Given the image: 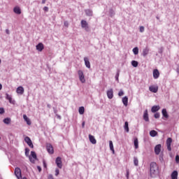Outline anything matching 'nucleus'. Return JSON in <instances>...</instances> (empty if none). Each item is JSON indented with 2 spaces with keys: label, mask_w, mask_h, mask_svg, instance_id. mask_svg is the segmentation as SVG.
Returning <instances> with one entry per match:
<instances>
[{
  "label": "nucleus",
  "mask_w": 179,
  "mask_h": 179,
  "mask_svg": "<svg viewBox=\"0 0 179 179\" xmlns=\"http://www.w3.org/2000/svg\"><path fill=\"white\" fill-rule=\"evenodd\" d=\"M143 118L146 122H149V114L148 113V109L144 111Z\"/></svg>",
  "instance_id": "obj_10"
},
{
  "label": "nucleus",
  "mask_w": 179,
  "mask_h": 179,
  "mask_svg": "<svg viewBox=\"0 0 179 179\" xmlns=\"http://www.w3.org/2000/svg\"><path fill=\"white\" fill-rule=\"evenodd\" d=\"M1 62H2V61H1V59H0V64H1Z\"/></svg>",
  "instance_id": "obj_57"
},
{
  "label": "nucleus",
  "mask_w": 179,
  "mask_h": 179,
  "mask_svg": "<svg viewBox=\"0 0 179 179\" xmlns=\"http://www.w3.org/2000/svg\"><path fill=\"white\" fill-rule=\"evenodd\" d=\"M126 177L127 179H129V170H128V169H127Z\"/></svg>",
  "instance_id": "obj_45"
},
{
  "label": "nucleus",
  "mask_w": 179,
  "mask_h": 179,
  "mask_svg": "<svg viewBox=\"0 0 179 179\" xmlns=\"http://www.w3.org/2000/svg\"><path fill=\"white\" fill-rule=\"evenodd\" d=\"M171 179H178V171H173L171 175Z\"/></svg>",
  "instance_id": "obj_15"
},
{
  "label": "nucleus",
  "mask_w": 179,
  "mask_h": 179,
  "mask_svg": "<svg viewBox=\"0 0 179 179\" xmlns=\"http://www.w3.org/2000/svg\"><path fill=\"white\" fill-rule=\"evenodd\" d=\"M173 142V139L171 138H168L166 140V146L169 152H171V143Z\"/></svg>",
  "instance_id": "obj_7"
},
{
  "label": "nucleus",
  "mask_w": 179,
  "mask_h": 179,
  "mask_svg": "<svg viewBox=\"0 0 179 179\" xmlns=\"http://www.w3.org/2000/svg\"><path fill=\"white\" fill-rule=\"evenodd\" d=\"M124 131H126V132H129V127L128 124V122H124Z\"/></svg>",
  "instance_id": "obj_30"
},
{
  "label": "nucleus",
  "mask_w": 179,
  "mask_h": 179,
  "mask_svg": "<svg viewBox=\"0 0 179 179\" xmlns=\"http://www.w3.org/2000/svg\"><path fill=\"white\" fill-rule=\"evenodd\" d=\"M0 90H2V84L0 83Z\"/></svg>",
  "instance_id": "obj_55"
},
{
  "label": "nucleus",
  "mask_w": 179,
  "mask_h": 179,
  "mask_svg": "<svg viewBox=\"0 0 179 179\" xmlns=\"http://www.w3.org/2000/svg\"><path fill=\"white\" fill-rule=\"evenodd\" d=\"M24 141L26 142V143H27L29 148H34V145H33V142H31V139H30L29 136H26L24 138Z\"/></svg>",
  "instance_id": "obj_8"
},
{
  "label": "nucleus",
  "mask_w": 179,
  "mask_h": 179,
  "mask_svg": "<svg viewBox=\"0 0 179 179\" xmlns=\"http://www.w3.org/2000/svg\"><path fill=\"white\" fill-rule=\"evenodd\" d=\"M109 148H110V150L113 152V153L114 154L115 153V151H114V145L113 144V141H109Z\"/></svg>",
  "instance_id": "obj_29"
},
{
  "label": "nucleus",
  "mask_w": 179,
  "mask_h": 179,
  "mask_svg": "<svg viewBox=\"0 0 179 179\" xmlns=\"http://www.w3.org/2000/svg\"><path fill=\"white\" fill-rule=\"evenodd\" d=\"M59 175V169H55V176H56V177H57V176H58Z\"/></svg>",
  "instance_id": "obj_40"
},
{
  "label": "nucleus",
  "mask_w": 179,
  "mask_h": 179,
  "mask_svg": "<svg viewBox=\"0 0 179 179\" xmlns=\"http://www.w3.org/2000/svg\"><path fill=\"white\" fill-rule=\"evenodd\" d=\"M157 19H159V17H157Z\"/></svg>",
  "instance_id": "obj_58"
},
{
  "label": "nucleus",
  "mask_w": 179,
  "mask_h": 179,
  "mask_svg": "<svg viewBox=\"0 0 179 179\" xmlns=\"http://www.w3.org/2000/svg\"><path fill=\"white\" fill-rule=\"evenodd\" d=\"M3 122H4V124H6L8 125V124H10V118L6 117V118L3 119Z\"/></svg>",
  "instance_id": "obj_32"
},
{
  "label": "nucleus",
  "mask_w": 179,
  "mask_h": 179,
  "mask_svg": "<svg viewBox=\"0 0 179 179\" xmlns=\"http://www.w3.org/2000/svg\"><path fill=\"white\" fill-rule=\"evenodd\" d=\"M43 10H45V12H48V7L45 6V7L43 8Z\"/></svg>",
  "instance_id": "obj_48"
},
{
  "label": "nucleus",
  "mask_w": 179,
  "mask_h": 179,
  "mask_svg": "<svg viewBox=\"0 0 179 179\" xmlns=\"http://www.w3.org/2000/svg\"><path fill=\"white\" fill-rule=\"evenodd\" d=\"M149 90L152 93H157V90H159V87L152 85L149 87Z\"/></svg>",
  "instance_id": "obj_13"
},
{
  "label": "nucleus",
  "mask_w": 179,
  "mask_h": 179,
  "mask_svg": "<svg viewBox=\"0 0 179 179\" xmlns=\"http://www.w3.org/2000/svg\"><path fill=\"white\" fill-rule=\"evenodd\" d=\"M84 62L85 66H87L88 69H90V62H89V58L84 57Z\"/></svg>",
  "instance_id": "obj_18"
},
{
  "label": "nucleus",
  "mask_w": 179,
  "mask_h": 179,
  "mask_svg": "<svg viewBox=\"0 0 179 179\" xmlns=\"http://www.w3.org/2000/svg\"><path fill=\"white\" fill-rule=\"evenodd\" d=\"M145 31V27L143 26L140 27V32L143 33Z\"/></svg>",
  "instance_id": "obj_42"
},
{
  "label": "nucleus",
  "mask_w": 179,
  "mask_h": 179,
  "mask_svg": "<svg viewBox=\"0 0 179 179\" xmlns=\"http://www.w3.org/2000/svg\"><path fill=\"white\" fill-rule=\"evenodd\" d=\"M89 139L91 143H92V145H96V143H97V141H96V138H94V136L90 134L89 135Z\"/></svg>",
  "instance_id": "obj_17"
},
{
  "label": "nucleus",
  "mask_w": 179,
  "mask_h": 179,
  "mask_svg": "<svg viewBox=\"0 0 179 179\" xmlns=\"http://www.w3.org/2000/svg\"><path fill=\"white\" fill-rule=\"evenodd\" d=\"M78 113L80 115H83L85 114V107L80 106L78 109Z\"/></svg>",
  "instance_id": "obj_28"
},
{
  "label": "nucleus",
  "mask_w": 179,
  "mask_h": 179,
  "mask_svg": "<svg viewBox=\"0 0 179 179\" xmlns=\"http://www.w3.org/2000/svg\"><path fill=\"white\" fill-rule=\"evenodd\" d=\"M47 107H48V108H51V105H50V104H48V105H47Z\"/></svg>",
  "instance_id": "obj_54"
},
{
  "label": "nucleus",
  "mask_w": 179,
  "mask_h": 179,
  "mask_svg": "<svg viewBox=\"0 0 179 179\" xmlns=\"http://www.w3.org/2000/svg\"><path fill=\"white\" fill-rule=\"evenodd\" d=\"M134 166H138L139 164V161L138 160V158L136 157H134Z\"/></svg>",
  "instance_id": "obj_33"
},
{
  "label": "nucleus",
  "mask_w": 179,
  "mask_h": 179,
  "mask_svg": "<svg viewBox=\"0 0 179 179\" xmlns=\"http://www.w3.org/2000/svg\"><path fill=\"white\" fill-rule=\"evenodd\" d=\"M107 96H108V99H110L114 97L113 89H110L107 91Z\"/></svg>",
  "instance_id": "obj_12"
},
{
  "label": "nucleus",
  "mask_w": 179,
  "mask_h": 179,
  "mask_svg": "<svg viewBox=\"0 0 179 179\" xmlns=\"http://www.w3.org/2000/svg\"><path fill=\"white\" fill-rule=\"evenodd\" d=\"M122 101L124 104V106H125V107H127V106H128V96H124L122 98Z\"/></svg>",
  "instance_id": "obj_22"
},
{
  "label": "nucleus",
  "mask_w": 179,
  "mask_h": 179,
  "mask_svg": "<svg viewBox=\"0 0 179 179\" xmlns=\"http://www.w3.org/2000/svg\"><path fill=\"white\" fill-rule=\"evenodd\" d=\"M162 152V144H158L155 147V155H160Z\"/></svg>",
  "instance_id": "obj_9"
},
{
  "label": "nucleus",
  "mask_w": 179,
  "mask_h": 179,
  "mask_svg": "<svg viewBox=\"0 0 179 179\" xmlns=\"http://www.w3.org/2000/svg\"><path fill=\"white\" fill-rule=\"evenodd\" d=\"M37 169H38L39 173L41 172V166H37Z\"/></svg>",
  "instance_id": "obj_52"
},
{
  "label": "nucleus",
  "mask_w": 179,
  "mask_h": 179,
  "mask_svg": "<svg viewBox=\"0 0 179 179\" xmlns=\"http://www.w3.org/2000/svg\"><path fill=\"white\" fill-rule=\"evenodd\" d=\"M154 117H155V118H160V113H156L154 115Z\"/></svg>",
  "instance_id": "obj_39"
},
{
  "label": "nucleus",
  "mask_w": 179,
  "mask_h": 179,
  "mask_svg": "<svg viewBox=\"0 0 179 179\" xmlns=\"http://www.w3.org/2000/svg\"><path fill=\"white\" fill-rule=\"evenodd\" d=\"M118 96L120 97H121V96H124V91H122V90H120L119 93H118Z\"/></svg>",
  "instance_id": "obj_37"
},
{
  "label": "nucleus",
  "mask_w": 179,
  "mask_h": 179,
  "mask_svg": "<svg viewBox=\"0 0 179 179\" xmlns=\"http://www.w3.org/2000/svg\"><path fill=\"white\" fill-rule=\"evenodd\" d=\"M0 114H5V109L3 108H0Z\"/></svg>",
  "instance_id": "obj_43"
},
{
  "label": "nucleus",
  "mask_w": 179,
  "mask_h": 179,
  "mask_svg": "<svg viewBox=\"0 0 179 179\" xmlns=\"http://www.w3.org/2000/svg\"><path fill=\"white\" fill-rule=\"evenodd\" d=\"M29 153H30V150L29 148H25V156L29 157Z\"/></svg>",
  "instance_id": "obj_35"
},
{
  "label": "nucleus",
  "mask_w": 179,
  "mask_h": 179,
  "mask_svg": "<svg viewBox=\"0 0 179 179\" xmlns=\"http://www.w3.org/2000/svg\"><path fill=\"white\" fill-rule=\"evenodd\" d=\"M36 47L37 51H39V52H41L44 50V44L43 43H39Z\"/></svg>",
  "instance_id": "obj_11"
},
{
  "label": "nucleus",
  "mask_w": 179,
  "mask_h": 179,
  "mask_svg": "<svg viewBox=\"0 0 179 179\" xmlns=\"http://www.w3.org/2000/svg\"><path fill=\"white\" fill-rule=\"evenodd\" d=\"M81 27L83 29H85V30H86V31H88L89 30V24L87 23V22L85 20H81Z\"/></svg>",
  "instance_id": "obj_4"
},
{
  "label": "nucleus",
  "mask_w": 179,
  "mask_h": 179,
  "mask_svg": "<svg viewBox=\"0 0 179 179\" xmlns=\"http://www.w3.org/2000/svg\"><path fill=\"white\" fill-rule=\"evenodd\" d=\"M12 98V96L9 95V94L6 93V100H9Z\"/></svg>",
  "instance_id": "obj_38"
},
{
  "label": "nucleus",
  "mask_w": 179,
  "mask_h": 179,
  "mask_svg": "<svg viewBox=\"0 0 179 179\" xmlns=\"http://www.w3.org/2000/svg\"><path fill=\"white\" fill-rule=\"evenodd\" d=\"M149 54V48L146 47L143 50V57H146Z\"/></svg>",
  "instance_id": "obj_25"
},
{
  "label": "nucleus",
  "mask_w": 179,
  "mask_h": 179,
  "mask_svg": "<svg viewBox=\"0 0 179 179\" xmlns=\"http://www.w3.org/2000/svg\"><path fill=\"white\" fill-rule=\"evenodd\" d=\"M45 1H46V0H43V1H42V3H45Z\"/></svg>",
  "instance_id": "obj_56"
},
{
  "label": "nucleus",
  "mask_w": 179,
  "mask_h": 179,
  "mask_svg": "<svg viewBox=\"0 0 179 179\" xmlns=\"http://www.w3.org/2000/svg\"><path fill=\"white\" fill-rule=\"evenodd\" d=\"M8 101L10 104H15V100H13V99H12V97L10 98V99H8Z\"/></svg>",
  "instance_id": "obj_36"
},
{
  "label": "nucleus",
  "mask_w": 179,
  "mask_h": 179,
  "mask_svg": "<svg viewBox=\"0 0 179 179\" xmlns=\"http://www.w3.org/2000/svg\"><path fill=\"white\" fill-rule=\"evenodd\" d=\"M133 52L134 55H138V54H139V48H138V47L133 48Z\"/></svg>",
  "instance_id": "obj_31"
},
{
  "label": "nucleus",
  "mask_w": 179,
  "mask_h": 179,
  "mask_svg": "<svg viewBox=\"0 0 179 179\" xmlns=\"http://www.w3.org/2000/svg\"><path fill=\"white\" fill-rule=\"evenodd\" d=\"M16 93L17 94H23L24 93V88L22 86L18 87L16 90Z\"/></svg>",
  "instance_id": "obj_14"
},
{
  "label": "nucleus",
  "mask_w": 179,
  "mask_h": 179,
  "mask_svg": "<svg viewBox=\"0 0 179 179\" xmlns=\"http://www.w3.org/2000/svg\"><path fill=\"white\" fill-rule=\"evenodd\" d=\"M120 77V72H117V74H116V76H115V79H116V80L118 82V78Z\"/></svg>",
  "instance_id": "obj_46"
},
{
  "label": "nucleus",
  "mask_w": 179,
  "mask_h": 179,
  "mask_svg": "<svg viewBox=\"0 0 179 179\" xmlns=\"http://www.w3.org/2000/svg\"><path fill=\"white\" fill-rule=\"evenodd\" d=\"M29 159L31 163H34L36 160H37V155L36 154V152L31 151V156H29Z\"/></svg>",
  "instance_id": "obj_2"
},
{
  "label": "nucleus",
  "mask_w": 179,
  "mask_h": 179,
  "mask_svg": "<svg viewBox=\"0 0 179 179\" xmlns=\"http://www.w3.org/2000/svg\"><path fill=\"white\" fill-rule=\"evenodd\" d=\"M43 167H45V169H47V164L45 163V161H43Z\"/></svg>",
  "instance_id": "obj_49"
},
{
  "label": "nucleus",
  "mask_w": 179,
  "mask_h": 179,
  "mask_svg": "<svg viewBox=\"0 0 179 179\" xmlns=\"http://www.w3.org/2000/svg\"><path fill=\"white\" fill-rule=\"evenodd\" d=\"M78 76L81 83H85V82H86V79H85V75L83 74V71H78Z\"/></svg>",
  "instance_id": "obj_3"
},
{
  "label": "nucleus",
  "mask_w": 179,
  "mask_h": 179,
  "mask_svg": "<svg viewBox=\"0 0 179 179\" xmlns=\"http://www.w3.org/2000/svg\"><path fill=\"white\" fill-rule=\"evenodd\" d=\"M163 155H159V161L161 162V163H163Z\"/></svg>",
  "instance_id": "obj_44"
},
{
  "label": "nucleus",
  "mask_w": 179,
  "mask_h": 179,
  "mask_svg": "<svg viewBox=\"0 0 179 179\" xmlns=\"http://www.w3.org/2000/svg\"><path fill=\"white\" fill-rule=\"evenodd\" d=\"M162 113L164 118H169V113H167V110L166 108L162 109Z\"/></svg>",
  "instance_id": "obj_23"
},
{
  "label": "nucleus",
  "mask_w": 179,
  "mask_h": 179,
  "mask_svg": "<svg viewBox=\"0 0 179 179\" xmlns=\"http://www.w3.org/2000/svg\"><path fill=\"white\" fill-rule=\"evenodd\" d=\"M176 163H179V156L178 155L176 156Z\"/></svg>",
  "instance_id": "obj_47"
},
{
  "label": "nucleus",
  "mask_w": 179,
  "mask_h": 179,
  "mask_svg": "<svg viewBox=\"0 0 179 179\" xmlns=\"http://www.w3.org/2000/svg\"><path fill=\"white\" fill-rule=\"evenodd\" d=\"M134 143L135 149H138V148H139V141H138L137 138H134Z\"/></svg>",
  "instance_id": "obj_27"
},
{
  "label": "nucleus",
  "mask_w": 179,
  "mask_h": 179,
  "mask_svg": "<svg viewBox=\"0 0 179 179\" xmlns=\"http://www.w3.org/2000/svg\"><path fill=\"white\" fill-rule=\"evenodd\" d=\"M85 15L87 16H93V11L90 9H87L85 10Z\"/></svg>",
  "instance_id": "obj_24"
},
{
  "label": "nucleus",
  "mask_w": 179,
  "mask_h": 179,
  "mask_svg": "<svg viewBox=\"0 0 179 179\" xmlns=\"http://www.w3.org/2000/svg\"><path fill=\"white\" fill-rule=\"evenodd\" d=\"M138 62L137 61H135V60H133L131 62V65L132 66H134V68H136L138 66Z\"/></svg>",
  "instance_id": "obj_34"
},
{
  "label": "nucleus",
  "mask_w": 179,
  "mask_h": 179,
  "mask_svg": "<svg viewBox=\"0 0 179 179\" xmlns=\"http://www.w3.org/2000/svg\"><path fill=\"white\" fill-rule=\"evenodd\" d=\"M6 34H10L9 29H6Z\"/></svg>",
  "instance_id": "obj_51"
},
{
  "label": "nucleus",
  "mask_w": 179,
  "mask_h": 179,
  "mask_svg": "<svg viewBox=\"0 0 179 179\" xmlns=\"http://www.w3.org/2000/svg\"><path fill=\"white\" fill-rule=\"evenodd\" d=\"M48 179H54V176L52 174H50L48 176Z\"/></svg>",
  "instance_id": "obj_50"
},
{
  "label": "nucleus",
  "mask_w": 179,
  "mask_h": 179,
  "mask_svg": "<svg viewBox=\"0 0 179 179\" xmlns=\"http://www.w3.org/2000/svg\"><path fill=\"white\" fill-rule=\"evenodd\" d=\"M160 110L159 106H154L151 108L152 113H157V111H159Z\"/></svg>",
  "instance_id": "obj_19"
},
{
  "label": "nucleus",
  "mask_w": 179,
  "mask_h": 179,
  "mask_svg": "<svg viewBox=\"0 0 179 179\" xmlns=\"http://www.w3.org/2000/svg\"><path fill=\"white\" fill-rule=\"evenodd\" d=\"M150 173L151 177H155V176L159 173V166L156 162H151L150 166Z\"/></svg>",
  "instance_id": "obj_1"
},
{
  "label": "nucleus",
  "mask_w": 179,
  "mask_h": 179,
  "mask_svg": "<svg viewBox=\"0 0 179 179\" xmlns=\"http://www.w3.org/2000/svg\"><path fill=\"white\" fill-rule=\"evenodd\" d=\"M64 26H65V27H69V22H68V21H65L64 22Z\"/></svg>",
  "instance_id": "obj_41"
},
{
  "label": "nucleus",
  "mask_w": 179,
  "mask_h": 179,
  "mask_svg": "<svg viewBox=\"0 0 179 179\" xmlns=\"http://www.w3.org/2000/svg\"><path fill=\"white\" fill-rule=\"evenodd\" d=\"M13 12L14 13H16L17 15H20V13H22V10H20V8L19 7H15L13 8Z\"/></svg>",
  "instance_id": "obj_21"
},
{
  "label": "nucleus",
  "mask_w": 179,
  "mask_h": 179,
  "mask_svg": "<svg viewBox=\"0 0 179 179\" xmlns=\"http://www.w3.org/2000/svg\"><path fill=\"white\" fill-rule=\"evenodd\" d=\"M160 76V73L159 72V70L155 69L153 71V78L154 79H158V78Z\"/></svg>",
  "instance_id": "obj_16"
},
{
  "label": "nucleus",
  "mask_w": 179,
  "mask_h": 179,
  "mask_svg": "<svg viewBox=\"0 0 179 179\" xmlns=\"http://www.w3.org/2000/svg\"><path fill=\"white\" fill-rule=\"evenodd\" d=\"M55 163L59 169H62V159L60 157L56 158Z\"/></svg>",
  "instance_id": "obj_6"
},
{
  "label": "nucleus",
  "mask_w": 179,
  "mask_h": 179,
  "mask_svg": "<svg viewBox=\"0 0 179 179\" xmlns=\"http://www.w3.org/2000/svg\"><path fill=\"white\" fill-rule=\"evenodd\" d=\"M0 140H1V137H0Z\"/></svg>",
  "instance_id": "obj_59"
},
{
  "label": "nucleus",
  "mask_w": 179,
  "mask_h": 179,
  "mask_svg": "<svg viewBox=\"0 0 179 179\" xmlns=\"http://www.w3.org/2000/svg\"><path fill=\"white\" fill-rule=\"evenodd\" d=\"M23 118L24 121L27 122V125H31V121H30V119L27 117V115H23Z\"/></svg>",
  "instance_id": "obj_20"
},
{
  "label": "nucleus",
  "mask_w": 179,
  "mask_h": 179,
  "mask_svg": "<svg viewBox=\"0 0 179 179\" xmlns=\"http://www.w3.org/2000/svg\"><path fill=\"white\" fill-rule=\"evenodd\" d=\"M82 127H83V128H85V122H83Z\"/></svg>",
  "instance_id": "obj_53"
},
{
  "label": "nucleus",
  "mask_w": 179,
  "mask_h": 179,
  "mask_svg": "<svg viewBox=\"0 0 179 179\" xmlns=\"http://www.w3.org/2000/svg\"><path fill=\"white\" fill-rule=\"evenodd\" d=\"M47 151L50 155H54V147L50 143L46 145Z\"/></svg>",
  "instance_id": "obj_5"
},
{
  "label": "nucleus",
  "mask_w": 179,
  "mask_h": 179,
  "mask_svg": "<svg viewBox=\"0 0 179 179\" xmlns=\"http://www.w3.org/2000/svg\"><path fill=\"white\" fill-rule=\"evenodd\" d=\"M150 136H152V138H155V136H157V131H156V130L150 131Z\"/></svg>",
  "instance_id": "obj_26"
}]
</instances>
